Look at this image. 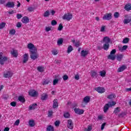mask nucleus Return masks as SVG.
<instances>
[{
    "instance_id": "obj_64",
    "label": "nucleus",
    "mask_w": 131,
    "mask_h": 131,
    "mask_svg": "<svg viewBox=\"0 0 131 131\" xmlns=\"http://www.w3.org/2000/svg\"><path fill=\"white\" fill-rule=\"evenodd\" d=\"M75 79H76V80H78L79 79V75L77 74L75 76Z\"/></svg>"
},
{
    "instance_id": "obj_46",
    "label": "nucleus",
    "mask_w": 131,
    "mask_h": 131,
    "mask_svg": "<svg viewBox=\"0 0 131 131\" xmlns=\"http://www.w3.org/2000/svg\"><path fill=\"white\" fill-rule=\"evenodd\" d=\"M129 41V39L128 38H125L122 41L123 43H127Z\"/></svg>"
},
{
    "instance_id": "obj_54",
    "label": "nucleus",
    "mask_w": 131,
    "mask_h": 131,
    "mask_svg": "<svg viewBox=\"0 0 131 131\" xmlns=\"http://www.w3.org/2000/svg\"><path fill=\"white\" fill-rule=\"evenodd\" d=\"M11 106H12V107H16V105H17V103L16 102L13 101L10 103Z\"/></svg>"
},
{
    "instance_id": "obj_49",
    "label": "nucleus",
    "mask_w": 131,
    "mask_h": 131,
    "mask_svg": "<svg viewBox=\"0 0 131 131\" xmlns=\"http://www.w3.org/2000/svg\"><path fill=\"white\" fill-rule=\"evenodd\" d=\"M62 29H63V25H62V24H60L59 25L58 30H59V31H61Z\"/></svg>"
},
{
    "instance_id": "obj_56",
    "label": "nucleus",
    "mask_w": 131,
    "mask_h": 131,
    "mask_svg": "<svg viewBox=\"0 0 131 131\" xmlns=\"http://www.w3.org/2000/svg\"><path fill=\"white\" fill-rule=\"evenodd\" d=\"M52 54L53 55H54V56H56V55H58V51L57 50H53L52 51Z\"/></svg>"
},
{
    "instance_id": "obj_48",
    "label": "nucleus",
    "mask_w": 131,
    "mask_h": 131,
    "mask_svg": "<svg viewBox=\"0 0 131 131\" xmlns=\"http://www.w3.org/2000/svg\"><path fill=\"white\" fill-rule=\"evenodd\" d=\"M28 11H29V12H33L34 11V8L32 7H29L28 8Z\"/></svg>"
},
{
    "instance_id": "obj_57",
    "label": "nucleus",
    "mask_w": 131,
    "mask_h": 131,
    "mask_svg": "<svg viewBox=\"0 0 131 131\" xmlns=\"http://www.w3.org/2000/svg\"><path fill=\"white\" fill-rule=\"evenodd\" d=\"M51 25L53 26H55V25H57V21L55 20H53L51 21Z\"/></svg>"
},
{
    "instance_id": "obj_15",
    "label": "nucleus",
    "mask_w": 131,
    "mask_h": 131,
    "mask_svg": "<svg viewBox=\"0 0 131 131\" xmlns=\"http://www.w3.org/2000/svg\"><path fill=\"white\" fill-rule=\"evenodd\" d=\"M125 69H126V67L125 66H122L118 69V72H122Z\"/></svg>"
},
{
    "instance_id": "obj_13",
    "label": "nucleus",
    "mask_w": 131,
    "mask_h": 131,
    "mask_svg": "<svg viewBox=\"0 0 131 131\" xmlns=\"http://www.w3.org/2000/svg\"><path fill=\"white\" fill-rule=\"evenodd\" d=\"M90 101H91V98L90 96H86L83 98V102L85 104H88V103H90Z\"/></svg>"
},
{
    "instance_id": "obj_27",
    "label": "nucleus",
    "mask_w": 131,
    "mask_h": 131,
    "mask_svg": "<svg viewBox=\"0 0 131 131\" xmlns=\"http://www.w3.org/2000/svg\"><path fill=\"white\" fill-rule=\"evenodd\" d=\"M53 108H57L58 107V100L57 99H54L53 101Z\"/></svg>"
},
{
    "instance_id": "obj_35",
    "label": "nucleus",
    "mask_w": 131,
    "mask_h": 131,
    "mask_svg": "<svg viewBox=\"0 0 131 131\" xmlns=\"http://www.w3.org/2000/svg\"><path fill=\"white\" fill-rule=\"evenodd\" d=\"M47 131H54V127L52 125H49L47 126Z\"/></svg>"
},
{
    "instance_id": "obj_59",
    "label": "nucleus",
    "mask_w": 131,
    "mask_h": 131,
    "mask_svg": "<svg viewBox=\"0 0 131 131\" xmlns=\"http://www.w3.org/2000/svg\"><path fill=\"white\" fill-rule=\"evenodd\" d=\"M115 53H116V49H113L111 52V54L112 55H115Z\"/></svg>"
},
{
    "instance_id": "obj_29",
    "label": "nucleus",
    "mask_w": 131,
    "mask_h": 131,
    "mask_svg": "<svg viewBox=\"0 0 131 131\" xmlns=\"http://www.w3.org/2000/svg\"><path fill=\"white\" fill-rule=\"evenodd\" d=\"M107 58L110 60H115L116 56L115 55L110 54V55L108 56Z\"/></svg>"
},
{
    "instance_id": "obj_16",
    "label": "nucleus",
    "mask_w": 131,
    "mask_h": 131,
    "mask_svg": "<svg viewBox=\"0 0 131 131\" xmlns=\"http://www.w3.org/2000/svg\"><path fill=\"white\" fill-rule=\"evenodd\" d=\"M29 125H30L31 127H33V126H35V122L33 120H30L29 121Z\"/></svg>"
},
{
    "instance_id": "obj_12",
    "label": "nucleus",
    "mask_w": 131,
    "mask_h": 131,
    "mask_svg": "<svg viewBox=\"0 0 131 131\" xmlns=\"http://www.w3.org/2000/svg\"><path fill=\"white\" fill-rule=\"evenodd\" d=\"M21 21L23 23L25 24H27V23H29V18L27 16H24L23 17Z\"/></svg>"
},
{
    "instance_id": "obj_18",
    "label": "nucleus",
    "mask_w": 131,
    "mask_h": 131,
    "mask_svg": "<svg viewBox=\"0 0 131 131\" xmlns=\"http://www.w3.org/2000/svg\"><path fill=\"white\" fill-rule=\"evenodd\" d=\"M119 51L120 52H122L123 51H125L126 49H127L128 47L126 45L123 46L122 48L120 47V46L118 47Z\"/></svg>"
},
{
    "instance_id": "obj_51",
    "label": "nucleus",
    "mask_w": 131,
    "mask_h": 131,
    "mask_svg": "<svg viewBox=\"0 0 131 131\" xmlns=\"http://www.w3.org/2000/svg\"><path fill=\"white\" fill-rule=\"evenodd\" d=\"M5 26H6V23H2L1 24H0V29H3V28H4Z\"/></svg>"
},
{
    "instance_id": "obj_55",
    "label": "nucleus",
    "mask_w": 131,
    "mask_h": 131,
    "mask_svg": "<svg viewBox=\"0 0 131 131\" xmlns=\"http://www.w3.org/2000/svg\"><path fill=\"white\" fill-rule=\"evenodd\" d=\"M20 124V120L18 119L16 120V121L14 123V125H19V124Z\"/></svg>"
},
{
    "instance_id": "obj_24",
    "label": "nucleus",
    "mask_w": 131,
    "mask_h": 131,
    "mask_svg": "<svg viewBox=\"0 0 131 131\" xmlns=\"http://www.w3.org/2000/svg\"><path fill=\"white\" fill-rule=\"evenodd\" d=\"M103 42H105V43H109L110 42V38L109 37L106 36L103 38Z\"/></svg>"
},
{
    "instance_id": "obj_43",
    "label": "nucleus",
    "mask_w": 131,
    "mask_h": 131,
    "mask_svg": "<svg viewBox=\"0 0 131 131\" xmlns=\"http://www.w3.org/2000/svg\"><path fill=\"white\" fill-rule=\"evenodd\" d=\"M91 76H92V77H96V76H97V72L92 71L91 72Z\"/></svg>"
},
{
    "instance_id": "obj_63",
    "label": "nucleus",
    "mask_w": 131,
    "mask_h": 131,
    "mask_svg": "<svg viewBox=\"0 0 131 131\" xmlns=\"http://www.w3.org/2000/svg\"><path fill=\"white\" fill-rule=\"evenodd\" d=\"M22 17V14H18L16 15V18L17 19H21V17Z\"/></svg>"
},
{
    "instance_id": "obj_25",
    "label": "nucleus",
    "mask_w": 131,
    "mask_h": 131,
    "mask_svg": "<svg viewBox=\"0 0 131 131\" xmlns=\"http://www.w3.org/2000/svg\"><path fill=\"white\" fill-rule=\"evenodd\" d=\"M37 104L36 103L33 104L32 105H31L29 107V110H34L35 108H36Z\"/></svg>"
},
{
    "instance_id": "obj_7",
    "label": "nucleus",
    "mask_w": 131,
    "mask_h": 131,
    "mask_svg": "<svg viewBox=\"0 0 131 131\" xmlns=\"http://www.w3.org/2000/svg\"><path fill=\"white\" fill-rule=\"evenodd\" d=\"M29 95L31 97H36L37 96V92L34 90H31L29 91Z\"/></svg>"
},
{
    "instance_id": "obj_40",
    "label": "nucleus",
    "mask_w": 131,
    "mask_h": 131,
    "mask_svg": "<svg viewBox=\"0 0 131 131\" xmlns=\"http://www.w3.org/2000/svg\"><path fill=\"white\" fill-rule=\"evenodd\" d=\"M52 31V27H45V31L46 32H49V31Z\"/></svg>"
},
{
    "instance_id": "obj_52",
    "label": "nucleus",
    "mask_w": 131,
    "mask_h": 131,
    "mask_svg": "<svg viewBox=\"0 0 131 131\" xmlns=\"http://www.w3.org/2000/svg\"><path fill=\"white\" fill-rule=\"evenodd\" d=\"M130 22V19H125L123 21L124 24H127L128 23H129Z\"/></svg>"
},
{
    "instance_id": "obj_38",
    "label": "nucleus",
    "mask_w": 131,
    "mask_h": 131,
    "mask_svg": "<svg viewBox=\"0 0 131 131\" xmlns=\"http://www.w3.org/2000/svg\"><path fill=\"white\" fill-rule=\"evenodd\" d=\"M122 58H123V55L122 54H119L117 57V59L118 61H121Z\"/></svg>"
},
{
    "instance_id": "obj_28",
    "label": "nucleus",
    "mask_w": 131,
    "mask_h": 131,
    "mask_svg": "<svg viewBox=\"0 0 131 131\" xmlns=\"http://www.w3.org/2000/svg\"><path fill=\"white\" fill-rule=\"evenodd\" d=\"M125 9L126 11H130L131 10V5L130 4H126Z\"/></svg>"
},
{
    "instance_id": "obj_2",
    "label": "nucleus",
    "mask_w": 131,
    "mask_h": 131,
    "mask_svg": "<svg viewBox=\"0 0 131 131\" xmlns=\"http://www.w3.org/2000/svg\"><path fill=\"white\" fill-rule=\"evenodd\" d=\"M73 18V16L72 13H67L64 14L62 17L63 20H67V21H70Z\"/></svg>"
},
{
    "instance_id": "obj_14",
    "label": "nucleus",
    "mask_w": 131,
    "mask_h": 131,
    "mask_svg": "<svg viewBox=\"0 0 131 131\" xmlns=\"http://www.w3.org/2000/svg\"><path fill=\"white\" fill-rule=\"evenodd\" d=\"M29 57V55H28V53H26L24 55L23 63H26V62L28 61Z\"/></svg>"
},
{
    "instance_id": "obj_6",
    "label": "nucleus",
    "mask_w": 131,
    "mask_h": 131,
    "mask_svg": "<svg viewBox=\"0 0 131 131\" xmlns=\"http://www.w3.org/2000/svg\"><path fill=\"white\" fill-rule=\"evenodd\" d=\"M12 76H13V73L10 71H8L4 74V77L5 78H10V77H12Z\"/></svg>"
},
{
    "instance_id": "obj_3",
    "label": "nucleus",
    "mask_w": 131,
    "mask_h": 131,
    "mask_svg": "<svg viewBox=\"0 0 131 131\" xmlns=\"http://www.w3.org/2000/svg\"><path fill=\"white\" fill-rule=\"evenodd\" d=\"M8 60V58L5 56V54L3 52L0 53V64L4 65L5 62Z\"/></svg>"
},
{
    "instance_id": "obj_41",
    "label": "nucleus",
    "mask_w": 131,
    "mask_h": 131,
    "mask_svg": "<svg viewBox=\"0 0 131 131\" xmlns=\"http://www.w3.org/2000/svg\"><path fill=\"white\" fill-rule=\"evenodd\" d=\"M63 43V39L60 38L57 40V45L58 46H61Z\"/></svg>"
},
{
    "instance_id": "obj_34",
    "label": "nucleus",
    "mask_w": 131,
    "mask_h": 131,
    "mask_svg": "<svg viewBox=\"0 0 131 131\" xmlns=\"http://www.w3.org/2000/svg\"><path fill=\"white\" fill-rule=\"evenodd\" d=\"M100 75L102 77H105V76L106 75V71H105L104 70L100 71Z\"/></svg>"
},
{
    "instance_id": "obj_60",
    "label": "nucleus",
    "mask_w": 131,
    "mask_h": 131,
    "mask_svg": "<svg viewBox=\"0 0 131 131\" xmlns=\"http://www.w3.org/2000/svg\"><path fill=\"white\" fill-rule=\"evenodd\" d=\"M21 26H22V24H21V23L20 22L17 23V24H16V27H17L18 28H20Z\"/></svg>"
},
{
    "instance_id": "obj_26",
    "label": "nucleus",
    "mask_w": 131,
    "mask_h": 131,
    "mask_svg": "<svg viewBox=\"0 0 131 131\" xmlns=\"http://www.w3.org/2000/svg\"><path fill=\"white\" fill-rule=\"evenodd\" d=\"M72 51H73V48L72 47V46L71 45L69 46L67 50L68 54H70V53L72 52Z\"/></svg>"
},
{
    "instance_id": "obj_22",
    "label": "nucleus",
    "mask_w": 131,
    "mask_h": 131,
    "mask_svg": "<svg viewBox=\"0 0 131 131\" xmlns=\"http://www.w3.org/2000/svg\"><path fill=\"white\" fill-rule=\"evenodd\" d=\"M48 97H49V96L47 94L43 93L41 96V99L43 101V100H47L48 99Z\"/></svg>"
},
{
    "instance_id": "obj_1",
    "label": "nucleus",
    "mask_w": 131,
    "mask_h": 131,
    "mask_svg": "<svg viewBox=\"0 0 131 131\" xmlns=\"http://www.w3.org/2000/svg\"><path fill=\"white\" fill-rule=\"evenodd\" d=\"M30 53V58L32 59V60H36V59H38V57H39V55H38V53H37V50L32 51Z\"/></svg>"
},
{
    "instance_id": "obj_58",
    "label": "nucleus",
    "mask_w": 131,
    "mask_h": 131,
    "mask_svg": "<svg viewBox=\"0 0 131 131\" xmlns=\"http://www.w3.org/2000/svg\"><path fill=\"white\" fill-rule=\"evenodd\" d=\"M54 124L55 126H59V125H60V121H56L54 123Z\"/></svg>"
},
{
    "instance_id": "obj_50",
    "label": "nucleus",
    "mask_w": 131,
    "mask_h": 131,
    "mask_svg": "<svg viewBox=\"0 0 131 131\" xmlns=\"http://www.w3.org/2000/svg\"><path fill=\"white\" fill-rule=\"evenodd\" d=\"M58 82H59V79H55L53 80V85H56Z\"/></svg>"
},
{
    "instance_id": "obj_10",
    "label": "nucleus",
    "mask_w": 131,
    "mask_h": 131,
    "mask_svg": "<svg viewBox=\"0 0 131 131\" xmlns=\"http://www.w3.org/2000/svg\"><path fill=\"white\" fill-rule=\"evenodd\" d=\"M74 111L76 114H78L79 115H81V114H83V113L84 112V111H83V110H81L79 108H75Z\"/></svg>"
},
{
    "instance_id": "obj_44",
    "label": "nucleus",
    "mask_w": 131,
    "mask_h": 131,
    "mask_svg": "<svg viewBox=\"0 0 131 131\" xmlns=\"http://www.w3.org/2000/svg\"><path fill=\"white\" fill-rule=\"evenodd\" d=\"M16 33V30L15 29H12L9 32V34H11V35H14Z\"/></svg>"
},
{
    "instance_id": "obj_11",
    "label": "nucleus",
    "mask_w": 131,
    "mask_h": 131,
    "mask_svg": "<svg viewBox=\"0 0 131 131\" xmlns=\"http://www.w3.org/2000/svg\"><path fill=\"white\" fill-rule=\"evenodd\" d=\"M6 7H7V8H14L15 7V3L13 2H8L6 4Z\"/></svg>"
},
{
    "instance_id": "obj_23",
    "label": "nucleus",
    "mask_w": 131,
    "mask_h": 131,
    "mask_svg": "<svg viewBox=\"0 0 131 131\" xmlns=\"http://www.w3.org/2000/svg\"><path fill=\"white\" fill-rule=\"evenodd\" d=\"M110 106H109V104L108 103H106L104 106V108H103V111L105 113H106V112H107V111H108V109H109V107Z\"/></svg>"
},
{
    "instance_id": "obj_62",
    "label": "nucleus",
    "mask_w": 131,
    "mask_h": 131,
    "mask_svg": "<svg viewBox=\"0 0 131 131\" xmlns=\"http://www.w3.org/2000/svg\"><path fill=\"white\" fill-rule=\"evenodd\" d=\"M62 78H63V80H67V79H68V78H69V77L67 75H64L62 77Z\"/></svg>"
},
{
    "instance_id": "obj_37",
    "label": "nucleus",
    "mask_w": 131,
    "mask_h": 131,
    "mask_svg": "<svg viewBox=\"0 0 131 131\" xmlns=\"http://www.w3.org/2000/svg\"><path fill=\"white\" fill-rule=\"evenodd\" d=\"M37 69L39 72H43L45 68L43 67H38Z\"/></svg>"
},
{
    "instance_id": "obj_17",
    "label": "nucleus",
    "mask_w": 131,
    "mask_h": 131,
    "mask_svg": "<svg viewBox=\"0 0 131 131\" xmlns=\"http://www.w3.org/2000/svg\"><path fill=\"white\" fill-rule=\"evenodd\" d=\"M88 54L89 51L86 50H84L81 52V56H82V57H85V56H86Z\"/></svg>"
},
{
    "instance_id": "obj_20",
    "label": "nucleus",
    "mask_w": 131,
    "mask_h": 131,
    "mask_svg": "<svg viewBox=\"0 0 131 131\" xmlns=\"http://www.w3.org/2000/svg\"><path fill=\"white\" fill-rule=\"evenodd\" d=\"M11 54L13 57L16 58L18 56V51L17 50H12L11 51Z\"/></svg>"
},
{
    "instance_id": "obj_61",
    "label": "nucleus",
    "mask_w": 131,
    "mask_h": 131,
    "mask_svg": "<svg viewBox=\"0 0 131 131\" xmlns=\"http://www.w3.org/2000/svg\"><path fill=\"white\" fill-rule=\"evenodd\" d=\"M7 2V0H0V4L1 5H4V4H6Z\"/></svg>"
},
{
    "instance_id": "obj_42",
    "label": "nucleus",
    "mask_w": 131,
    "mask_h": 131,
    "mask_svg": "<svg viewBox=\"0 0 131 131\" xmlns=\"http://www.w3.org/2000/svg\"><path fill=\"white\" fill-rule=\"evenodd\" d=\"M120 15V14H119V12H116L114 14V16L115 17V18H116V19H117V18L119 17Z\"/></svg>"
},
{
    "instance_id": "obj_30",
    "label": "nucleus",
    "mask_w": 131,
    "mask_h": 131,
    "mask_svg": "<svg viewBox=\"0 0 131 131\" xmlns=\"http://www.w3.org/2000/svg\"><path fill=\"white\" fill-rule=\"evenodd\" d=\"M120 112V107H118L115 108V110L114 111V113L115 114H118Z\"/></svg>"
},
{
    "instance_id": "obj_19",
    "label": "nucleus",
    "mask_w": 131,
    "mask_h": 131,
    "mask_svg": "<svg viewBox=\"0 0 131 131\" xmlns=\"http://www.w3.org/2000/svg\"><path fill=\"white\" fill-rule=\"evenodd\" d=\"M49 83H51V81H50V80L44 79L42 81V84L43 85H46L47 84H49Z\"/></svg>"
},
{
    "instance_id": "obj_4",
    "label": "nucleus",
    "mask_w": 131,
    "mask_h": 131,
    "mask_svg": "<svg viewBox=\"0 0 131 131\" xmlns=\"http://www.w3.org/2000/svg\"><path fill=\"white\" fill-rule=\"evenodd\" d=\"M27 48L30 50V52H33L34 51H36V48L34 47V45L32 44V43H28L27 45Z\"/></svg>"
},
{
    "instance_id": "obj_33",
    "label": "nucleus",
    "mask_w": 131,
    "mask_h": 131,
    "mask_svg": "<svg viewBox=\"0 0 131 131\" xmlns=\"http://www.w3.org/2000/svg\"><path fill=\"white\" fill-rule=\"evenodd\" d=\"M73 42L74 43L75 47H76L77 48H78V47L80 46V42L79 41H76L75 42V40H73Z\"/></svg>"
},
{
    "instance_id": "obj_32",
    "label": "nucleus",
    "mask_w": 131,
    "mask_h": 131,
    "mask_svg": "<svg viewBox=\"0 0 131 131\" xmlns=\"http://www.w3.org/2000/svg\"><path fill=\"white\" fill-rule=\"evenodd\" d=\"M18 101L21 103H24L25 102V98L23 96L18 97Z\"/></svg>"
},
{
    "instance_id": "obj_8",
    "label": "nucleus",
    "mask_w": 131,
    "mask_h": 131,
    "mask_svg": "<svg viewBox=\"0 0 131 131\" xmlns=\"http://www.w3.org/2000/svg\"><path fill=\"white\" fill-rule=\"evenodd\" d=\"M67 127L70 129H73V122L71 119H69L68 120V124Z\"/></svg>"
},
{
    "instance_id": "obj_21",
    "label": "nucleus",
    "mask_w": 131,
    "mask_h": 131,
    "mask_svg": "<svg viewBox=\"0 0 131 131\" xmlns=\"http://www.w3.org/2000/svg\"><path fill=\"white\" fill-rule=\"evenodd\" d=\"M109 48H110V45L108 43H105L103 45V49L105 51H108L109 50Z\"/></svg>"
},
{
    "instance_id": "obj_36",
    "label": "nucleus",
    "mask_w": 131,
    "mask_h": 131,
    "mask_svg": "<svg viewBox=\"0 0 131 131\" xmlns=\"http://www.w3.org/2000/svg\"><path fill=\"white\" fill-rule=\"evenodd\" d=\"M115 97V94H112L107 96V99H109L110 100H112V99H114Z\"/></svg>"
},
{
    "instance_id": "obj_39",
    "label": "nucleus",
    "mask_w": 131,
    "mask_h": 131,
    "mask_svg": "<svg viewBox=\"0 0 131 131\" xmlns=\"http://www.w3.org/2000/svg\"><path fill=\"white\" fill-rule=\"evenodd\" d=\"M43 16L45 17H49V16H50V12L49 11H46L44 12Z\"/></svg>"
},
{
    "instance_id": "obj_45",
    "label": "nucleus",
    "mask_w": 131,
    "mask_h": 131,
    "mask_svg": "<svg viewBox=\"0 0 131 131\" xmlns=\"http://www.w3.org/2000/svg\"><path fill=\"white\" fill-rule=\"evenodd\" d=\"M63 116L64 117H65V118H69L70 117V114H69V113L67 112L64 113Z\"/></svg>"
},
{
    "instance_id": "obj_9",
    "label": "nucleus",
    "mask_w": 131,
    "mask_h": 131,
    "mask_svg": "<svg viewBox=\"0 0 131 131\" xmlns=\"http://www.w3.org/2000/svg\"><path fill=\"white\" fill-rule=\"evenodd\" d=\"M96 92L99 93V94H103V93H105V89L103 87H97L95 89Z\"/></svg>"
},
{
    "instance_id": "obj_31",
    "label": "nucleus",
    "mask_w": 131,
    "mask_h": 131,
    "mask_svg": "<svg viewBox=\"0 0 131 131\" xmlns=\"http://www.w3.org/2000/svg\"><path fill=\"white\" fill-rule=\"evenodd\" d=\"M107 104H108V106H110V107H112L116 105V102L115 101H110L108 102V103Z\"/></svg>"
},
{
    "instance_id": "obj_5",
    "label": "nucleus",
    "mask_w": 131,
    "mask_h": 131,
    "mask_svg": "<svg viewBox=\"0 0 131 131\" xmlns=\"http://www.w3.org/2000/svg\"><path fill=\"white\" fill-rule=\"evenodd\" d=\"M102 19L103 20H111L112 19V14L111 13H106L103 16Z\"/></svg>"
},
{
    "instance_id": "obj_47",
    "label": "nucleus",
    "mask_w": 131,
    "mask_h": 131,
    "mask_svg": "<svg viewBox=\"0 0 131 131\" xmlns=\"http://www.w3.org/2000/svg\"><path fill=\"white\" fill-rule=\"evenodd\" d=\"M92 129H93V127H92L91 125H89L88 126V128L85 129V131H91Z\"/></svg>"
},
{
    "instance_id": "obj_53",
    "label": "nucleus",
    "mask_w": 131,
    "mask_h": 131,
    "mask_svg": "<svg viewBox=\"0 0 131 131\" xmlns=\"http://www.w3.org/2000/svg\"><path fill=\"white\" fill-rule=\"evenodd\" d=\"M105 29H106V26H102L100 29L101 32H104L105 31Z\"/></svg>"
}]
</instances>
